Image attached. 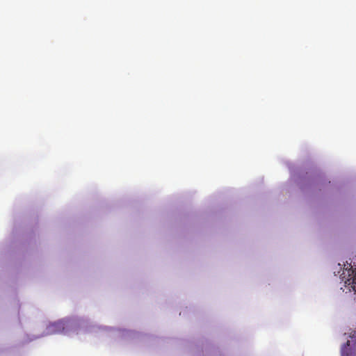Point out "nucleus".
Wrapping results in <instances>:
<instances>
[{
  "label": "nucleus",
  "instance_id": "nucleus-1",
  "mask_svg": "<svg viewBox=\"0 0 356 356\" xmlns=\"http://www.w3.org/2000/svg\"><path fill=\"white\" fill-rule=\"evenodd\" d=\"M351 340L347 342L341 348V356L356 355V330L350 335Z\"/></svg>",
  "mask_w": 356,
  "mask_h": 356
},
{
  "label": "nucleus",
  "instance_id": "nucleus-2",
  "mask_svg": "<svg viewBox=\"0 0 356 356\" xmlns=\"http://www.w3.org/2000/svg\"><path fill=\"white\" fill-rule=\"evenodd\" d=\"M51 327H54V328H60V327H63V325L60 323H54L51 325Z\"/></svg>",
  "mask_w": 356,
  "mask_h": 356
}]
</instances>
